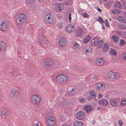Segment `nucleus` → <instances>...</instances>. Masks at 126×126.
<instances>
[{"label": "nucleus", "mask_w": 126, "mask_h": 126, "mask_svg": "<svg viewBox=\"0 0 126 126\" xmlns=\"http://www.w3.org/2000/svg\"><path fill=\"white\" fill-rule=\"evenodd\" d=\"M56 80L58 82L62 84L66 83L67 81L68 78L65 75L61 74L56 77Z\"/></svg>", "instance_id": "obj_1"}, {"label": "nucleus", "mask_w": 126, "mask_h": 126, "mask_svg": "<svg viewBox=\"0 0 126 126\" xmlns=\"http://www.w3.org/2000/svg\"><path fill=\"white\" fill-rule=\"evenodd\" d=\"M16 21L20 24H23L26 21L25 15L24 14H19L16 19Z\"/></svg>", "instance_id": "obj_2"}, {"label": "nucleus", "mask_w": 126, "mask_h": 126, "mask_svg": "<svg viewBox=\"0 0 126 126\" xmlns=\"http://www.w3.org/2000/svg\"><path fill=\"white\" fill-rule=\"evenodd\" d=\"M40 100V99L37 95H33L31 97L30 99V101L32 103L35 104H37L39 103Z\"/></svg>", "instance_id": "obj_3"}, {"label": "nucleus", "mask_w": 126, "mask_h": 126, "mask_svg": "<svg viewBox=\"0 0 126 126\" xmlns=\"http://www.w3.org/2000/svg\"><path fill=\"white\" fill-rule=\"evenodd\" d=\"M119 74L118 73H115L112 71H110L108 75V77L111 79H117L119 77Z\"/></svg>", "instance_id": "obj_4"}, {"label": "nucleus", "mask_w": 126, "mask_h": 126, "mask_svg": "<svg viewBox=\"0 0 126 126\" xmlns=\"http://www.w3.org/2000/svg\"><path fill=\"white\" fill-rule=\"evenodd\" d=\"M9 95L11 98H17L19 95L18 91L15 89L11 91Z\"/></svg>", "instance_id": "obj_5"}, {"label": "nucleus", "mask_w": 126, "mask_h": 126, "mask_svg": "<svg viewBox=\"0 0 126 126\" xmlns=\"http://www.w3.org/2000/svg\"><path fill=\"white\" fill-rule=\"evenodd\" d=\"M76 25L75 24L73 23V25L71 26V25H69L67 26L66 28V30L67 32L68 33H71L72 31H74V28L75 27Z\"/></svg>", "instance_id": "obj_6"}, {"label": "nucleus", "mask_w": 126, "mask_h": 126, "mask_svg": "<svg viewBox=\"0 0 126 126\" xmlns=\"http://www.w3.org/2000/svg\"><path fill=\"white\" fill-rule=\"evenodd\" d=\"M53 63V61L51 59H47L44 62V64L46 66H50Z\"/></svg>", "instance_id": "obj_7"}, {"label": "nucleus", "mask_w": 126, "mask_h": 126, "mask_svg": "<svg viewBox=\"0 0 126 126\" xmlns=\"http://www.w3.org/2000/svg\"><path fill=\"white\" fill-rule=\"evenodd\" d=\"M105 62V60H103L102 58H98L95 61V63L100 66L102 65Z\"/></svg>", "instance_id": "obj_8"}, {"label": "nucleus", "mask_w": 126, "mask_h": 126, "mask_svg": "<svg viewBox=\"0 0 126 126\" xmlns=\"http://www.w3.org/2000/svg\"><path fill=\"white\" fill-rule=\"evenodd\" d=\"M66 39L65 38H61L59 42V45L62 47H63L67 43Z\"/></svg>", "instance_id": "obj_9"}, {"label": "nucleus", "mask_w": 126, "mask_h": 126, "mask_svg": "<svg viewBox=\"0 0 126 126\" xmlns=\"http://www.w3.org/2000/svg\"><path fill=\"white\" fill-rule=\"evenodd\" d=\"M77 118L79 119L82 120L84 118L85 113L83 111H80L78 112L77 114Z\"/></svg>", "instance_id": "obj_10"}, {"label": "nucleus", "mask_w": 126, "mask_h": 126, "mask_svg": "<svg viewBox=\"0 0 126 126\" xmlns=\"http://www.w3.org/2000/svg\"><path fill=\"white\" fill-rule=\"evenodd\" d=\"M99 39L96 37L94 38V39L91 40L90 43L91 45L93 46H95L99 42Z\"/></svg>", "instance_id": "obj_11"}, {"label": "nucleus", "mask_w": 126, "mask_h": 126, "mask_svg": "<svg viewBox=\"0 0 126 126\" xmlns=\"http://www.w3.org/2000/svg\"><path fill=\"white\" fill-rule=\"evenodd\" d=\"M1 116L3 118H5L9 115L8 111L6 109H4L1 111Z\"/></svg>", "instance_id": "obj_12"}, {"label": "nucleus", "mask_w": 126, "mask_h": 126, "mask_svg": "<svg viewBox=\"0 0 126 126\" xmlns=\"http://www.w3.org/2000/svg\"><path fill=\"white\" fill-rule=\"evenodd\" d=\"M1 23L0 26V28L1 29V30H5L7 28V24L5 21L1 22Z\"/></svg>", "instance_id": "obj_13"}, {"label": "nucleus", "mask_w": 126, "mask_h": 126, "mask_svg": "<svg viewBox=\"0 0 126 126\" xmlns=\"http://www.w3.org/2000/svg\"><path fill=\"white\" fill-rule=\"evenodd\" d=\"M84 110L87 113L90 112L93 110V108L91 105H87L84 108Z\"/></svg>", "instance_id": "obj_14"}, {"label": "nucleus", "mask_w": 126, "mask_h": 126, "mask_svg": "<svg viewBox=\"0 0 126 126\" xmlns=\"http://www.w3.org/2000/svg\"><path fill=\"white\" fill-rule=\"evenodd\" d=\"M53 18L51 15H49V16L47 17L46 20V22L47 23L51 24L53 21Z\"/></svg>", "instance_id": "obj_15"}, {"label": "nucleus", "mask_w": 126, "mask_h": 126, "mask_svg": "<svg viewBox=\"0 0 126 126\" xmlns=\"http://www.w3.org/2000/svg\"><path fill=\"white\" fill-rule=\"evenodd\" d=\"M55 8L56 9L57 11H60L63 9V7L62 6L61 4H56Z\"/></svg>", "instance_id": "obj_16"}, {"label": "nucleus", "mask_w": 126, "mask_h": 126, "mask_svg": "<svg viewBox=\"0 0 126 126\" xmlns=\"http://www.w3.org/2000/svg\"><path fill=\"white\" fill-rule=\"evenodd\" d=\"M5 44L3 42H1L0 43V52H3L5 50Z\"/></svg>", "instance_id": "obj_17"}, {"label": "nucleus", "mask_w": 126, "mask_h": 126, "mask_svg": "<svg viewBox=\"0 0 126 126\" xmlns=\"http://www.w3.org/2000/svg\"><path fill=\"white\" fill-rule=\"evenodd\" d=\"M118 19L120 22L126 23V18L124 16H119Z\"/></svg>", "instance_id": "obj_18"}, {"label": "nucleus", "mask_w": 126, "mask_h": 126, "mask_svg": "<svg viewBox=\"0 0 126 126\" xmlns=\"http://www.w3.org/2000/svg\"><path fill=\"white\" fill-rule=\"evenodd\" d=\"M99 102L100 104L104 106H106L108 104V101L106 99H103L99 100Z\"/></svg>", "instance_id": "obj_19"}, {"label": "nucleus", "mask_w": 126, "mask_h": 126, "mask_svg": "<svg viewBox=\"0 0 126 126\" xmlns=\"http://www.w3.org/2000/svg\"><path fill=\"white\" fill-rule=\"evenodd\" d=\"M85 48H86V50H85V52L87 53L91 52L92 51V48L90 47L89 46H85Z\"/></svg>", "instance_id": "obj_20"}, {"label": "nucleus", "mask_w": 126, "mask_h": 126, "mask_svg": "<svg viewBox=\"0 0 126 126\" xmlns=\"http://www.w3.org/2000/svg\"><path fill=\"white\" fill-rule=\"evenodd\" d=\"M46 122L48 123L47 125L49 126H52L55 124V121L51 120H47Z\"/></svg>", "instance_id": "obj_21"}, {"label": "nucleus", "mask_w": 126, "mask_h": 126, "mask_svg": "<svg viewBox=\"0 0 126 126\" xmlns=\"http://www.w3.org/2000/svg\"><path fill=\"white\" fill-rule=\"evenodd\" d=\"M82 29L80 28L79 30H77L76 32V36L77 37H78L81 35L82 33Z\"/></svg>", "instance_id": "obj_22"}, {"label": "nucleus", "mask_w": 126, "mask_h": 126, "mask_svg": "<svg viewBox=\"0 0 126 126\" xmlns=\"http://www.w3.org/2000/svg\"><path fill=\"white\" fill-rule=\"evenodd\" d=\"M117 2V3H116L115 4V7L116 8H119L120 9L121 8L122 5L121 4L120 2L118 1Z\"/></svg>", "instance_id": "obj_23"}, {"label": "nucleus", "mask_w": 126, "mask_h": 126, "mask_svg": "<svg viewBox=\"0 0 126 126\" xmlns=\"http://www.w3.org/2000/svg\"><path fill=\"white\" fill-rule=\"evenodd\" d=\"M83 124L82 122L80 121H76L74 123V125L75 126H81Z\"/></svg>", "instance_id": "obj_24"}, {"label": "nucleus", "mask_w": 126, "mask_h": 126, "mask_svg": "<svg viewBox=\"0 0 126 126\" xmlns=\"http://www.w3.org/2000/svg\"><path fill=\"white\" fill-rule=\"evenodd\" d=\"M91 38V37L89 35H88L85 38L84 40L83 43H86L89 41Z\"/></svg>", "instance_id": "obj_25"}, {"label": "nucleus", "mask_w": 126, "mask_h": 126, "mask_svg": "<svg viewBox=\"0 0 126 126\" xmlns=\"http://www.w3.org/2000/svg\"><path fill=\"white\" fill-rule=\"evenodd\" d=\"M39 40H40V43H42L45 41V37L43 36H40L39 38Z\"/></svg>", "instance_id": "obj_26"}, {"label": "nucleus", "mask_w": 126, "mask_h": 126, "mask_svg": "<svg viewBox=\"0 0 126 126\" xmlns=\"http://www.w3.org/2000/svg\"><path fill=\"white\" fill-rule=\"evenodd\" d=\"M98 85H99L101 89L100 90H102L105 88V85L103 83H99Z\"/></svg>", "instance_id": "obj_27"}, {"label": "nucleus", "mask_w": 126, "mask_h": 126, "mask_svg": "<svg viewBox=\"0 0 126 126\" xmlns=\"http://www.w3.org/2000/svg\"><path fill=\"white\" fill-rule=\"evenodd\" d=\"M110 104L113 106H116L117 105L116 101L115 100L112 101L110 102Z\"/></svg>", "instance_id": "obj_28"}, {"label": "nucleus", "mask_w": 126, "mask_h": 126, "mask_svg": "<svg viewBox=\"0 0 126 126\" xmlns=\"http://www.w3.org/2000/svg\"><path fill=\"white\" fill-rule=\"evenodd\" d=\"M110 53L111 55L114 56H116L117 54L116 51L113 49L111 50Z\"/></svg>", "instance_id": "obj_29"}, {"label": "nucleus", "mask_w": 126, "mask_h": 126, "mask_svg": "<svg viewBox=\"0 0 126 126\" xmlns=\"http://www.w3.org/2000/svg\"><path fill=\"white\" fill-rule=\"evenodd\" d=\"M103 41L102 40H100V42L99 43L98 45V48H100L101 47L102 45L103 44Z\"/></svg>", "instance_id": "obj_30"}, {"label": "nucleus", "mask_w": 126, "mask_h": 126, "mask_svg": "<svg viewBox=\"0 0 126 126\" xmlns=\"http://www.w3.org/2000/svg\"><path fill=\"white\" fill-rule=\"evenodd\" d=\"M108 48L109 47L108 45L105 44L103 47V50L105 51L108 49Z\"/></svg>", "instance_id": "obj_31"}, {"label": "nucleus", "mask_w": 126, "mask_h": 126, "mask_svg": "<svg viewBox=\"0 0 126 126\" xmlns=\"http://www.w3.org/2000/svg\"><path fill=\"white\" fill-rule=\"evenodd\" d=\"M112 38L114 41L115 42L118 41V37H115V35L112 36Z\"/></svg>", "instance_id": "obj_32"}, {"label": "nucleus", "mask_w": 126, "mask_h": 126, "mask_svg": "<svg viewBox=\"0 0 126 126\" xmlns=\"http://www.w3.org/2000/svg\"><path fill=\"white\" fill-rule=\"evenodd\" d=\"M121 104L122 105H125L126 104V100L125 99L122 100L121 102Z\"/></svg>", "instance_id": "obj_33"}, {"label": "nucleus", "mask_w": 126, "mask_h": 126, "mask_svg": "<svg viewBox=\"0 0 126 126\" xmlns=\"http://www.w3.org/2000/svg\"><path fill=\"white\" fill-rule=\"evenodd\" d=\"M75 92L73 89H72L71 90H70L68 92V93L69 94L73 95L74 94Z\"/></svg>", "instance_id": "obj_34"}, {"label": "nucleus", "mask_w": 126, "mask_h": 126, "mask_svg": "<svg viewBox=\"0 0 126 126\" xmlns=\"http://www.w3.org/2000/svg\"><path fill=\"white\" fill-rule=\"evenodd\" d=\"M119 27L122 30H125L126 28L125 25H122V24H120L119 25Z\"/></svg>", "instance_id": "obj_35"}, {"label": "nucleus", "mask_w": 126, "mask_h": 126, "mask_svg": "<svg viewBox=\"0 0 126 126\" xmlns=\"http://www.w3.org/2000/svg\"><path fill=\"white\" fill-rule=\"evenodd\" d=\"M125 44V42L124 40L121 39L120 41V45L121 46H122Z\"/></svg>", "instance_id": "obj_36"}, {"label": "nucleus", "mask_w": 126, "mask_h": 126, "mask_svg": "<svg viewBox=\"0 0 126 126\" xmlns=\"http://www.w3.org/2000/svg\"><path fill=\"white\" fill-rule=\"evenodd\" d=\"M73 46L76 47L77 48H78L79 46V45L76 42H75L74 43H73Z\"/></svg>", "instance_id": "obj_37"}, {"label": "nucleus", "mask_w": 126, "mask_h": 126, "mask_svg": "<svg viewBox=\"0 0 126 126\" xmlns=\"http://www.w3.org/2000/svg\"><path fill=\"white\" fill-rule=\"evenodd\" d=\"M99 20V21L101 22L102 23H104V21L103 20L102 18L100 16H99L98 17V19H97V20Z\"/></svg>", "instance_id": "obj_38"}, {"label": "nucleus", "mask_w": 126, "mask_h": 126, "mask_svg": "<svg viewBox=\"0 0 126 126\" xmlns=\"http://www.w3.org/2000/svg\"><path fill=\"white\" fill-rule=\"evenodd\" d=\"M118 10L117 9H115V10H112V12L114 14H117L118 13Z\"/></svg>", "instance_id": "obj_39"}, {"label": "nucleus", "mask_w": 126, "mask_h": 126, "mask_svg": "<svg viewBox=\"0 0 126 126\" xmlns=\"http://www.w3.org/2000/svg\"><path fill=\"white\" fill-rule=\"evenodd\" d=\"M95 87L98 90H101L100 89H101V88L100 87L99 85H98V83L96 85Z\"/></svg>", "instance_id": "obj_40"}, {"label": "nucleus", "mask_w": 126, "mask_h": 126, "mask_svg": "<svg viewBox=\"0 0 126 126\" xmlns=\"http://www.w3.org/2000/svg\"><path fill=\"white\" fill-rule=\"evenodd\" d=\"M122 58L123 60H126V53H123Z\"/></svg>", "instance_id": "obj_41"}, {"label": "nucleus", "mask_w": 126, "mask_h": 126, "mask_svg": "<svg viewBox=\"0 0 126 126\" xmlns=\"http://www.w3.org/2000/svg\"><path fill=\"white\" fill-rule=\"evenodd\" d=\"M113 1L112 0H110L107 3V5L108 6H110L113 3Z\"/></svg>", "instance_id": "obj_42"}, {"label": "nucleus", "mask_w": 126, "mask_h": 126, "mask_svg": "<svg viewBox=\"0 0 126 126\" xmlns=\"http://www.w3.org/2000/svg\"><path fill=\"white\" fill-rule=\"evenodd\" d=\"M55 119L54 118L51 117H49L47 119V120H53V121H54Z\"/></svg>", "instance_id": "obj_43"}, {"label": "nucleus", "mask_w": 126, "mask_h": 126, "mask_svg": "<svg viewBox=\"0 0 126 126\" xmlns=\"http://www.w3.org/2000/svg\"><path fill=\"white\" fill-rule=\"evenodd\" d=\"M120 126H122L123 125V122L121 120H119L118 122Z\"/></svg>", "instance_id": "obj_44"}, {"label": "nucleus", "mask_w": 126, "mask_h": 126, "mask_svg": "<svg viewBox=\"0 0 126 126\" xmlns=\"http://www.w3.org/2000/svg\"><path fill=\"white\" fill-rule=\"evenodd\" d=\"M34 0H27V1L28 3H31Z\"/></svg>", "instance_id": "obj_45"}, {"label": "nucleus", "mask_w": 126, "mask_h": 126, "mask_svg": "<svg viewBox=\"0 0 126 126\" xmlns=\"http://www.w3.org/2000/svg\"><path fill=\"white\" fill-rule=\"evenodd\" d=\"M83 16L87 18L89 17V16L86 13H85L83 15Z\"/></svg>", "instance_id": "obj_46"}, {"label": "nucleus", "mask_w": 126, "mask_h": 126, "mask_svg": "<svg viewBox=\"0 0 126 126\" xmlns=\"http://www.w3.org/2000/svg\"><path fill=\"white\" fill-rule=\"evenodd\" d=\"M69 20L70 22H71V20L72 19L71 18V13H70L69 15Z\"/></svg>", "instance_id": "obj_47"}, {"label": "nucleus", "mask_w": 126, "mask_h": 126, "mask_svg": "<svg viewBox=\"0 0 126 126\" xmlns=\"http://www.w3.org/2000/svg\"><path fill=\"white\" fill-rule=\"evenodd\" d=\"M98 97L99 98H102V94L100 93L98 95Z\"/></svg>", "instance_id": "obj_48"}, {"label": "nucleus", "mask_w": 126, "mask_h": 126, "mask_svg": "<svg viewBox=\"0 0 126 126\" xmlns=\"http://www.w3.org/2000/svg\"><path fill=\"white\" fill-rule=\"evenodd\" d=\"M67 2L68 3V5H71L72 3L71 0H67Z\"/></svg>", "instance_id": "obj_49"}, {"label": "nucleus", "mask_w": 126, "mask_h": 126, "mask_svg": "<svg viewBox=\"0 0 126 126\" xmlns=\"http://www.w3.org/2000/svg\"><path fill=\"white\" fill-rule=\"evenodd\" d=\"M105 25L106 27H110L108 22V23H106V24H105Z\"/></svg>", "instance_id": "obj_50"}, {"label": "nucleus", "mask_w": 126, "mask_h": 126, "mask_svg": "<svg viewBox=\"0 0 126 126\" xmlns=\"http://www.w3.org/2000/svg\"><path fill=\"white\" fill-rule=\"evenodd\" d=\"M90 94L92 96H93V97L95 96V97H94L95 98V96H96V95L95 94Z\"/></svg>", "instance_id": "obj_51"}, {"label": "nucleus", "mask_w": 126, "mask_h": 126, "mask_svg": "<svg viewBox=\"0 0 126 126\" xmlns=\"http://www.w3.org/2000/svg\"><path fill=\"white\" fill-rule=\"evenodd\" d=\"M67 1H66V2H64V5H68V2H67Z\"/></svg>", "instance_id": "obj_52"}, {"label": "nucleus", "mask_w": 126, "mask_h": 126, "mask_svg": "<svg viewBox=\"0 0 126 126\" xmlns=\"http://www.w3.org/2000/svg\"><path fill=\"white\" fill-rule=\"evenodd\" d=\"M90 94H95L94 93V91H93V90H92L91 91V92H90L89 93Z\"/></svg>", "instance_id": "obj_53"}, {"label": "nucleus", "mask_w": 126, "mask_h": 126, "mask_svg": "<svg viewBox=\"0 0 126 126\" xmlns=\"http://www.w3.org/2000/svg\"><path fill=\"white\" fill-rule=\"evenodd\" d=\"M97 10L100 12H101L102 10L101 9H99L98 7H97Z\"/></svg>", "instance_id": "obj_54"}, {"label": "nucleus", "mask_w": 126, "mask_h": 126, "mask_svg": "<svg viewBox=\"0 0 126 126\" xmlns=\"http://www.w3.org/2000/svg\"><path fill=\"white\" fill-rule=\"evenodd\" d=\"M32 126H39L37 123L34 124Z\"/></svg>", "instance_id": "obj_55"}, {"label": "nucleus", "mask_w": 126, "mask_h": 126, "mask_svg": "<svg viewBox=\"0 0 126 126\" xmlns=\"http://www.w3.org/2000/svg\"><path fill=\"white\" fill-rule=\"evenodd\" d=\"M85 100L83 99H79V101H80L81 102H84V101Z\"/></svg>", "instance_id": "obj_56"}, {"label": "nucleus", "mask_w": 126, "mask_h": 126, "mask_svg": "<svg viewBox=\"0 0 126 126\" xmlns=\"http://www.w3.org/2000/svg\"><path fill=\"white\" fill-rule=\"evenodd\" d=\"M66 104V103H63V104H62L63 105V107H64V108H65V107H66V106H65V105Z\"/></svg>", "instance_id": "obj_57"}, {"label": "nucleus", "mask_w": 126, "mask_h": 126, "mask_svg": "<svg viewBox=\"0 0 126 126\" xmlns=\"http://www.w3.org/2000/svg\"><path fill=\"white\" fill-rule=\"evenodd\" d=\"M124 5L125 8L126 9V2L124 3Z\"/></svg>", "instance_id": "obj_58"}, {"label": "nucleus", "mask_w": 126, "mask_h": 126, "mask_svg": "<svg viewBox=\"0 0 126 126\" xmlns=\"http://www.w3.org/2000/svg\"><path fill=\"white\" fill-rule=\"evenodd\" d=\"M88 99L89 100L91 98V96H88L87 97Z\"/></svg>", "instance_id": "obj_59"}, {"label": "nucleus", "mask_w": 126, "mask_h": 126, "mask_svg": "<svg viewBox=\"0 0 126 126\" xmlns=\"http://www.w3.org/2000/svg\"><path fill=\"white\" fill-rule=\"evenodd\" d=\"M116 32H117V33L119 35L120 34V32H119V31H116Z\"/></svg>", "instance_id": "obj_60"}, {"label": "nucleus", "mask_w": 126, "mask_h": 126, "mask_svg": "<svg viewBox=\"0 0 126 126\" xmlns=\"http://www.w3.org/2000/svg\"><path fill=\"white\" fill-rule=\"evenodd\" d=\"M45 0H38L40 2H43Z\"/></svg>", "instance_id": "obj_61"}, {"label": "nucleus", "mask_w": 126, "mask_h": 126, "mask_svg": "<svg viewBox=\"0 0 126 126\" xmlns=\"http://www.w3.org/2000/svg\"><path fill=\"white\" fill-rule=\"evenodd\" d=\"M121 12V11L120 10H118V11H117L118 13H122Z\"/></svg>", "instance_id": "obj_62"}, {"label": "nucleus", "mask_w": 126, "mask_h": 126, "mask_svg": "<svg viewBox=\"0 0 126 126\" xmlns=\"http://www.w3.org/2000/svg\"><path fill=\"white\" fill-rule=\"evenodd\" d=\"M105 22H106V23H108V22L107 19H106L105 20Z\"/></svg>", "instance_id": "obj_63"}, {"label": "nucleus", "mask_w": 126, "mask_h": 126, "mask_svg": "<svg viewBox=\"0 0 126 126\" xmlns=\"http://www.w3.org/2000/svg\"><path fill=\"white\" fill-rule=\"evenodd\" d=\"M99 3H102V2L100 0H99Z\"/></svg>", "instance_id": "obj_64"}]
</instances>
